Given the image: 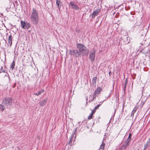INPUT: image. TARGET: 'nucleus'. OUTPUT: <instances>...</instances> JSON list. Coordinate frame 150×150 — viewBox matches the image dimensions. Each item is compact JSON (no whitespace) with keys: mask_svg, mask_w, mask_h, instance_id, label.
I'll return each instance as SVG.
<instances>
[{"mask_svg":"<svg viewBox=\"0 0 150 150\" xmlns=\"http://www.w3.org/2000/svg\"><path fill=\"white\" fill-rule=\"evenodd\" d=\"M31 20L33 24H37L38 22V13L35 8H33L31 12Z\"/></svg>","mask_w":150,"mask_h":150,"instance_id":"1","label":"nucleus"},{"mask_svg":"<svg viewBox=\"0 0 150 150\" xmlns=\"http://www.w3.org/2000/svg\"><path fill=\"white\" fill-rule=\"evenodd\" d=\"M76 46L80 53H81L83 55L88 54L89 51L83 45L80 43H77Z\"/></svg>","mask_w":150,"mask_h":150,"instance_id":"2","label":"nucleus"},{"mask_svg":"<svg viewBox=\"0 0 150 150\" xmlns=\"http://www.w3.org/2000/svg\"><path fill=\"white\" fill-rule=\"evenodd\" d=\"M12 99L10 98H4L2 102L3 105L7 106L8 105H11L12 103Z\"/></svg>","mask_w":150,"mask_h":150,"instance_id":"3","label":"nucleus"},{"mask_svg":"<svg viewBox=\"0 0 150 150\" xmlns=\"http://www.w3.org/2000/svg\"><path fill=\"white\" fill-rule=\"evenodd\" d=\"M21 26L23 29H28L31 26L30 24L29 23H26L25 21H21Z\"/></svg>","mask_w":150,"mask_h":150,"instance_id":"4","label":"nucleus"},{"mask_svg":"<svg viewBox=\"0 0 150 150\" xmlns=\"http://www.w3.org/2000/svg\"><path fill=\"white\" fill-rule=\"evenodd\" d=\"M70 54L73 55L75 57H78L81 54L80 52L77 50H70Z\"/></svg>","mask_w":150,"mask_h":150,"instance_id":"5","label":"nucleus"},{"mask_svg":"<svg viewBox=\"0 0 150 150\" xmlns=\"http://www.w3.org/2000/svg\"><path fill=\"white\" fill-rule=\"evenodd\" d=\"M96 51L94 50L93 51L91 52L89 55V58H90L92 62L94 60L95 58Z\"/></svg>","mask_w":150,"mask_h":150,"instance_id":"6","label":"nucleus"},{"mask_svg":"<svg viewBox=\"0 0 150 150\" xmlns=\"http://www.w3.org/2000/svg\"><path fill=\"white\" fill-rule=\"evenodd\" d=\"M100 11V8H97L96 9L91 15L92 18H93L95 16H97Z\"/></svg>","mask_w":150,"mask_h":150,"instance_id":"7","label":"nucleus"},{"mask_svg":"<svg viewBox=\"0 0 150 150\" xmlns=\"http://www.w3.org/2000/svg\"><path fill=\"white\" fill-rule=\"evenodd\" d=\"M69 5L70 6V7L74 9L75 10L79 9V7L74 2L71 1L69 3Z\"/></svg>","mask_w":150,"mask_h":150,"instance_id":"8","label":"nucleus"},{"mask_svg":"<svg viewBox=\"0 0 150 150\" xmlns=\"http://www.w3.org/2000/svg\"><path fill=\"white\" fill-rule=\"evenodd\" d=\"M150 145V138L149 139L146 143H145L144 145L143 150H145Z\"/></svg>","mask_w":150,"mask_h":150,"instance_id":"9","label":"nucleus"},{"mask_svg":"<svg viewBox=\"0 0 150 150\" xmlns=\"http://www.w3.org/2000/svg\"><path fill=\"white\" fill-rule=\"evenodd\" d=\"M131 134L130 133L129 134L128 138L125 141V143H126V144H127L129 145V144L130 142L131 141Z\"/></svg>","mask_w":150,"mask_h":150,"instance_id":"10","label":"nucleus"},{"mask_svg":"<svg viewBox=\"0 0 150 150\" xmlns=\"http://www.w3.org/2000/svg\"><path fill=\"white\" fill-rule=\"evenodd\" d=\"M47 99L45 98L44 100L39 102V104L41 106H42L45 105L47 102Z\"/></svg>","mask_w":150,"mask_h":150,"instance_id":"11","label":"nucleus"},{"mask_svg":"<svg viewBox=\"0 0 150 150\" xmlns=\"http://www.w3.org/2000/svg\"><path fill=\"white\" fill-rule=\"evenodd\" d=\"M12 44V39L11 35H10L8 38V46L11 47Z\"/></svg>","mask_w":150,"mask_h":150,"instance_id":"12","label":"nucleus"},{"mask_svg":"<svg viewBox=\"0 0 150 150\" xmlns=\"http://www.w3.org/2000/svg\"><path fill=\"white\" fill-rule=\"evenodd\" d=\"M102 88L100 87H98L97 88V89L95 91L94 93L95 95L97 94H99L100 92L102 91Z\"/></svg>","mask_w":150,"mask_h":150,"instance_id":"13","label":"nucleus"},{"mask_svg":"<svg viewBox=\"0 0 150 150\" xmlns=\"http://www.w3.org/2000/svg\"><path fill=\"white\" fill-rule=\"evenodd\" d=\"M129 145L126 144V143L124 142V144L118 150H123L125 149L127 147L129 146Z\"/></svg>","mask_w":150,"mask_h":150,"instance_id":"14","label":"nucleus"},{"mask_svg":"<svg viewBox=\"0 0 150 150\" xmlns=\"http://www.w3.org/2000/svg\"><path fill=\"white\" fill-rule=\"evenodd\" d=\"M100 105V104L96 106L95 107L93 110L92 111L91 113H93V114L95 112L96 110L98 108Z\"/></svg>","mask_w":150,"mask_h":150,"instance_id":"15","label":"nucleus"},{"mask_svg":"<svg viewBox=\"0 0 150 150\" xmlns=\"http://www.w3.org/2000/svg\"><path fill=\"white\" fill-rule=\"evenodd\" d=\"M56 4L59 8H60L61 7V2L57 0Z\"/></svg>","mask_w":150,"mask_h":150,"instance_id":"16","label":"nucleus"},{"mask_svg":"<svg viewBox=\"0 0 150 150\" xmlns=\"http://www.w3.org/2000/svg\"><path fill=\"white\" fill-rule=\"evenodd\" d=\"M44 90H42L41 91H39L38 93H35L34 94H35V95L38 96L41 94L43 92H44Z\"/></svg>","mask_w":150,"mask_h":150,"instance_id":"17","label":"nucleus"},{"mask_svg":"<svg viewBox=\"0 0 150 150\" xmlns=\"http://www.w3.org/2000/svg\"><path fill=\"white\" fill-rule=\"evenodd\" d=\"M15 66V62L14 61H13V62L12 63L11 65V69H12V70H13V69H14Z\"/></svg>","mask_w":150,"mask_h":150,"instance_id":"18","label":"nucleus"},{"mask_svg":"<svg viewBox=\"0 0 150 150\" xmlns=\"http://www.w3.org/2000/svg\"><path fill=\"white\" fill-rule=\"evenodd\" d=\"M105 146V144L103 143V141L101 145L100 146V149L102 150H103L104 149Z\"/></svg>","mask_w":150,"mask_h":150,"instance_id":"19","label":"nucleus"},{"mask_svg":"<svg viewBox=\"0 0 150 150\" xmlns=\"http://www.w3.org/2000/svg\"><path fill=\"white\" fill-rule=\"evenodd\" d=\"M5 107L4 106V105H2L0 104V110H1L2 111H4V109H5Z\"/></svg>","mask_w":150,"mask_h":150,"instance_id":"20","label":"nucleus"},{"mask_svg":"<svg viewBox=\"0 0 150 150\" xmlns=\"http://www.w3.org/2000/svg\"><path fill=\"white\" fill-rule=\"evenodd\" d=\"M96 79H97V77H94L92 81H93V83L94 84H96Z\"/></svg>","mask_w":150,"mask_h":150,"instance_id":"21","label":"nucleus"},{"mask_svg":"<svg viewBox=\"0 0 150 150\" xmlns=\"http://www.w3.org/2000/svg\"><path fill=\"white\" fill-rule=\"evenodd\" d=\"M93 113H91L90 115L88 116V120H90L92 118L93 115Z\"/></svg>","mask_w":150,"mask_h":150,"instance_id":"22","label":"nucleus"},{"mask_svg":"<svg viewBox=\"0 0 150 150\" xmlns=\"http://www.w3.org/2000/svg\"><path fill=\"white\" fill-rule=\"evenodd\" d=\"M138 108V107L137 106H136L134 107L132 110L135 112H136Z\"/></svg>","mask_w":150,"mask_h":150,"instance_id":"23","label":"nucleus"},{"mask_svg":"<svg viewBox=\"0 0 150 150\" xmlns=\"http://www.w3.org/2000/svg\"><path fill=\"white\" fill-rule=\"evenodd\" d=\"M0 71L1 73V72L4 73H6V70H3V69H2V67H1V70H0Z\"/></svg>","mask_w":150,"mask_h":150,"instance_id":"24","label":"nucleus"},{"mask_svg":"<svg viewBox=\"0 0 150 150\" xmlns=\"http://www.w3.org/2000/svg\"><path fill=\"white\" fill-rule=\"evenodd\" d=\"M135 112L133 111V110L132 111V113L131 114V115H130V116L131 117H133L134 116V113Z\"/></svg>","mask_w":150,"mask_h":150,"instance_id":"25","label":"nucleus"},{"mask_svg":"<svg viewBox=\"0 0 150 150\" xmlns=\"http://www.w3.org/2000/svg\"><path fill=\"white\" fill-rule=\"evenodd\" d=\"M127 80L126 79L125 81V85L127 84Z\"/></svg>","mask_w":150,"mask_h":150,"instance_id":"26","label":"nucleus"},{"mask_svg":"<svg viewBox=\"0 0 150 150\" xmlns=\"http://www.w3.org/2000/svg\"><path fill=\"white\" fill-rule=\"evenodd\" d=\"M72 137H71L70 141H69V143H70V142H71V139H72Z\"/></svg>","mask_w":150,"mask_h":150,"instance_id":"27","label":"nucleus"},{"mask_svg":"<svg viewBox=\"0 0 150 150\" xmlns=\"http://www.w3.org/2000/svg\"><path fill=\"white\" fill-rule=\"evenodd\" d=\"M96 95H95V94H94V95L93 96V98H96Z\"/></svg>","mask_w":150,"mask_h":150,"instance_id":"28","label":"nucleus"},{"mask_svg":"<svg viewBox=\"0 0 150 150\" xmlns=\"http://www.w3.org/2000/svg\"><path fill=\"white\" fill-rule=\"evenodd\" d=\"M133 21V19H132H132H130V21Z\"/></svg>","mask_w":150,"mask_h":150,"instance_id":"29","label":"nucleus"},{"mask_svg":"<svg viewBox=\"0 0 150 150\" xmlns=\"http://www.w3.org/2000/svg\"><path fill=\"white\" fill-rule=\"evenodd\" d=\"M87 103L86 102V104L87 105Z\"/></svg>","mask_w":150,"mask_h":150,"instance_id":"30","label":"nucleus"},{"mask_svg":"<svg viewBox=\"0 0 150 150\" xmlns=\"http://www.w3.org/2000/svg\"><path fill=\"white\" fill-rule=\"evenodd\" d=\"M110 72H109V74L110 73Z\"/></svg>","mask_w":150,"mask_h":150,"instance_id":"31","label":"nucleus"}]
</instances>
